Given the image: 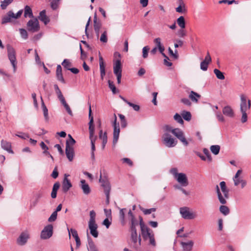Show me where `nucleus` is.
I'll return each mask as SVG.
<instances>
[{
    "instance_id": "f257e3e1",
    "label": "nucleus",
    "mask_w": 251,
    "mask_h": 251,
    "mask_svg": "<svg viewBox=\"0 0 251 251\" xmlns=\"http://www.w3.org/2000/svg\"><path fill=\"white\" fill-rule=\"evenodd\" d=\"M240 109L242 113L241 122L244 123L248 120V112L251 108V101L250 100H247V97L243 94L240 95Z\"/></svg>"
},
{
    "instance_id": "f03ea898",
    "label": "nucleus",
    "mask_w": 251,
    "mask_h": 251,
    "mask_svg": "<svg viewBox=\"0 0 251 251\" xmlns=\"http://www.w3.org/2000/svg\"><path fill=\"white\" fill-rule=\"evenodd\" d=\"M165 133L171 132L185 146H187L189 144L188 142L185 137L184 132L179 128H173L169 125H165L164 126Z\"/></svg>"
},
{
    "instance_id": "7ed1b4c3",
    "label": "nucleus",
    "mask_w": 251,
    "mask_h": 251,
    "mask_svg": "<svg viewBox=\"0 0 251 251\" xmlns=\"http://www.w3.org/2000/svg\"><path fill=\"white\" fill-rule=\"evenodd\" d=\"M220 186L221 191H220L218 185H216V193L220 202L223 204H225L226 203V200L228 198L229 190L227 188L225 181H221L220 183Z\"/></svg>"
},
{
    "instance_id": "20e7f679",
    "label": "nucleus",
    "mask_w": 251,
    "mask_h": 251,
    "mask_svg": "<svg viewBox=\"0 0 251 251\" xmlns=\"http://www.w3.org/2000/svg\"><path fill=\"white\" fill-rule=\"evenodd\" d=\"M95 217V212L94 210H91L90 212V219L88 222V227L91 234L95 238H97L98 236L99 233L97 230L98 225L96 223Z\"/></svg>"
},
{
    "instance_id": "39448f33",
    "label": "nucleus",
    "mask_w": 251,
    "mask_h": 251,
    "mask_svg": "<svg viewBox=\"0 0 251 251\" xmlns=\"http://www.w3.org/2000/svg\"><path fill=\"white\" fill-rule=\"evenodd\" d=\"M141 235L145 241H148L149 244L153 247L156 246L153 231L149 227L142 231Z\"/></svg>"
},
{
    "instance_id": "423d86ee",
    "label": "nucleus",
    "mask_w": 251,
    "mask_h": 251,
    "mask_svg": "<svg viewBox=\"0 0 251 251\" xmlns=\"http://www.w3.org/2000/svg\"><path fill=\"white\" fill-rule=\"evenodd\" d=\"M179 213L181 217L185 220H192L197 217L196 212L187 206H183L179 208Z\"/></svg>"
},
{
    "instance_id": "0eeeda50",
    "label": "nucleus",
    "mask_w": 251,
    "mask_h": 251,
    "mask_svg": "<svg viewBox=\"0 0 251 251\" xmlns=\"http://www.w3.org/2000/svg\"><path fill=\"white\" fill-rule=\"evenodd\" d=\"M162 138L164 144L168 148L174 147L177 143V140L173 138L169 133H164Z\"/></svg>"
},
{
    "instance_id": "6e6552de",
    "label": "nucleus",
    "mask_w": 251,
    "mask_h": 251,
    "mask_svg": "<svg viewBox=\"0 0 251 251\" xmlns=\"http://www.w3.org/2000/svg\"><path fill=\"white\" fill-rule=\"evenodd\" d=\"M27 29L29 31L36 32L40 30V27L37 18H33L26 24Z\"/></svg>"
},
{
    "instance_id": "1a4fd4ad",
    "label": "nucleus",
    "mask_w": 251,
    "mask_h": 251,
    "mask_svg": "<svg viewBox=\"0 0 251 251\" xmlns=\"http://www.w3.org/2000/svg\"><path fill=\"white\" fill-rule=\"evenodd\" d=\"M8 58L13 67L14 72L16 70V58L15 50L10 45L7 46Z\"/></svg>"
},
{
    "instance_id": "9d476101",
    "label": "nucleus",
    "mask_w": 251,
    "mask_h": 251,
    "mask_svg": "<svg viewBox=\"0 0 251 251\" xmlns=\"http://www.w3.org/2000/svg\"><path fill=\"white\" fill-rule=\"evenodd\" d=\"M113 72L117 76V83L120 84L121 81L122 72V64L120 59L117 60L114 63Z\"/></svg>"
},
{
    "instance_id": "9b49d317",
    "label": "nucleus",
    "mask_w": 251,
    "mask_h": 251,
    "mask_svg": "<svg viewBox=\"0 0 251 251\" xmlns=\"http://www.w3.org/2000/svg\"><path fill=\"white\" fill-rule=\"evenodd\" d=\"M53 234V226L51 224L48 225L44 227L41 231L40 238L43 240L50 238Z\"/></svg>"
},
{
    "instance_id": "f8f14e48",
    "label": "nucleus",
    "mask_w": 251,
    "mask_h": 251,
    "mask_svg": "<svg viewBox=\"0 0 251 251\" xmlns=\"http://www.w3.org/2000/svg\"><path fill=\"white\" fill-rule=\"evenodd\" d=\"M114 132H113V144H116L118 142L119 134L120 127L119 123H117V117L116 114H114V121L113 122Z\"/></svg>"
},
{
    "instance_id": "ddd939ff",
    "label": "nucleus",
    "mask_w": 251,
    "mask_h": 251,
    "mask_svg": "<svg viewBox=\"0 0 251 251\" xmlns=\"http://www.w3.org/2000/svg\"><path fill=\"white\" fill-rule=\"evenodd\" d=\"M29 237V234L28 231L22 232L17 239V244L19 246H24L27 243Z\"/></svg>"
},
{
    "instance_id": "4468645a",
    "label": "nucleus",
    "mask_w": 251,
    "mask_h": 251,
    "mask_svg": "<svg viewBox=\"0 0 251 251\" xmlns=\"http://www.w3.org/2000/svg\"><path fill=\"white\" fill-rule=\"evenodd\" d=\"M131 239L133 248L136 250H138L141 246V239L140 235L138 236L137 233L131 234Z\"/></svg>"
},
{
    "instance_id": "2eb2a0df",
    "label": "nucleus",
    "mask_w": 251,
    "mask_h": 251,
    "mask_svg": "<svg viewBox=\"0 0 251 251\" xmlns=\"http://www.w3.org/2000/svg\"><path fill=\"white\" fill-rule=\"evenodd\" d=\"M175 179H176L182 186L185 187L188 185V178L186 174L184 173H179Z\"/></svg>"
},
{
    "instance_id": "dca6fc26",
    "label": "nucleus",
    "mask_w": 251,
    "mask_h": 251,
    "mask_svg": "<svg viewBox=\"0 0 251 251\" xmlns=\"http://www.w3.org/2000/svg\"><path fill=\"white\" fill-rule=\"evenodd\" d=\"M92 114V110L91 108V105H89V118L90 119V121L89 123V138H92V137H96V136H94V131H95V127L93 125V117L91 115Z\"/></svg>"
},
{
    "instance_id": "f3484780",
    "label": "nucleus",
    "mask_w": 251,
    "mask_h": 251,
    "mask_svg": "<svg viewBox=\"0 0 251 251\" xmlns=\"http://www.w3.org/2000/svg\"><path fill=\"white\" fill-rule=\"evenodd\" d=\"M100 182L101 183V185L104 189L105 193L110 192L111 187L110 184L107 178H102L101 175H100V178L99 179Z\"/></svg>"
},
{
    "instance_id": "a211bd4d",
    "label": "nucleus",
    "mask_w": 251,
    "mask_h": 251,
    "mask_svg": "<svg viewBox=\"0 0 251 251\" xmlns=\"http://www.w3.org/2000/svg\"><path fill=\"white\" fill-rule=\"evenodd\" d=\"M67 230L69 232V238H71V232L72 234L73 237L75 238L76 242V248H79L81 245V242L79 236L77 234V231L73 228H71L70 229L69 228H67Z\"/></svg>"
},
{
    "instance_id": "6ab92c4d",
    "label": "nucleus",
    "mask_w": 251,
    "mask_h": 251,
    "mask_svg": "<svg viewBox=\"0 0 251 251\" xmlns=\"http://www.w3.org/2000/svg\"><path fill=\"white\" fill-rule=\"evenodd\" d=\"M67 175H65V177L63 179L62 182V189L63 192H67L69 189L72 187V184L71 181L67 178Z\"/></svg>"
},
{
    "instance_id": "aec40b11",
    "label": "nucleus",
    "mask_w": 251,
    "mask_h": 251,
    "mask_svg": "<svg viewBox=\"0 0 251 251\" xmlns=\"http://www.w3.org/2000/svg\"><path fill=\"white\" fill-rule=\"evenodd\" d=\"M80 187L82 189L84 194L88 195L90 193V187L89 186V185L86 182L85 180L82 179L80 180Z\"/></svg>"
},
{
    "instance_id": "412c9836",
    "label": "nucleus",
    "mask_w": 251,
    "mask_h": 251,
    "mask_svg": "<svg viewBox=\"0 0 251 251\" xmlns=\"http://www.w3.org/2000/svg\"><path fill=\"white\" fill-rule=\"evenodd\" d=\"M12 19H14V13L12 11H9L5 15L2 17L1 24L4 25L11 22Z\"/></svg>"
},
{
    "instance_id": "4be33fe9",
    "label": "nucleus",
    "mask_w": 251,
    "mask_h": 251,
    "mask_svg": "<svg viewBox=\"0 0 251 251\" xmlns=\"http://www.w3.org/2000/svg\"><path fill=\"white\" fill-rule=\"evenodd\" d=\"M99 62L100 78L101 80H103L105 75V67L103 60V58L100 55H99Z\"/></svg>"
},
{
    "instance_id": "5701e85b",
    "label": "nucleus",
    "mask_w": 251,
    "mask_h": 251,
    "mask_svg": "<svg viewBox=\"0 0 251 251\" xmlns=\"http://www.w3.org/2000/svg\"><path fill=\"white\" fill-rule=\"evenodd\" d=\"M101 26V24L100 22H97V16L96 14H95L94 17V28L98 38L99 37L100 30Z\"/></svg>"
},
{
    "instance_id": "b1692460",
    "label": "nucleus",
    "mask_w": 251,
    "mask_h": 251,
    "mask_svg": "<svg viewBox=\"0 0 251 251\" xmlns=\"http://www.w3.org/2000/svg\"><path fill=\"white\" fill-rule=\"evenodd\" d=\"M46 11L45 10L41 11L38 16V19L43 22L45 25H47L50 22L49 18L46 15Z\"/></svg>"
},
{
    "instance_id": "393cba45",
    "label": "nucleus",
    "mask_w": 251,
    "mask_h": 251,
    "mask_svg": "<svg viewBox=\"0 0 251 251\" xmlns=\"http://www.w3.org/2000/svg\"><path fill=\"white\" fill-rule=\"evenodd\" d=\"M1 147L3 150L6 151L8 152L13 153V151L11 149V145L10 142L2 140L1 141Z\"/></svg>"
},
{
    "instance_id": "a878e982",
    "label": "nucleus",
    "mask_w": 251,
    "mask_h": 251,
    "mask_svg": "<svg viewBox=\"0 0 251 251\" xmlns=\"http://www.w3.org/2000/svg\"><path fill=\"white\" fill-rule=\"evenodd\" d=\"M223 114L229 117L232 118L234 116V112L230 106H225L223 109Z\"/></svg>"
},
{
    "instance_id": "bb28decb",
    "label": "nucleus",
    "mask_w": 251,
    "mask_h": 251,
    "mask_svg": "<svg viewBox=\"0 0 251 251\" xmlns=\"http://www.w3.org/2000/svg\"><path fill=\"white\" fill-rule=\"evenodd\" d=\"M180 245L184 251H190L192 249L194 242L192 240L189 241L187 242H181Z\"/></svg>"
},
{
    "instance_id": "cd10ccee",
    "label": "nucleus",
    "mask_w": 251,
    "mask_h": 251,
    "mask_svg": "<svg viewBox=\"0 0 251 251\" xmlns=\"http://www.w3.org/2000/svg\"><path fill=\"white\" fill-rule=\"evenodd\" d=\"M87 249L88 251H99L93 240L90 237H88Z\"/></svg>"
},
{
    "instance_id": "c85d7f7f",
    "label": "nucleus",
    "mask_w": 251,
    "mask_h": 251,
    "mask_svg": "<svg viewBox=\"0 0 251 251\" xmlns=\"http://www.w3.org/2000/svg\"><path fill=\"white\" fill-rule=\"evenodd\" d=\"M189 98L192 101L197 103L201 98V95L193 91H191L189 95Z\"/></svg>"
},
{
    "instance_id": "c756f323",
    "label": "nucleus",
    "mask_w": 251,
    "mask_h": 251,
    "mask_svg": "<svg viewBox=\"0 0 251 251\" xmlns=\"http://www.w3.org/2000/svg\"><path fill=\"white\" fill-rule=\"evenodd\" d=\"M24 17L26 18L28 17L30 18H34L32 10L30 6L26 5L24 8Z\"/></svg>"
},
{
    "instance_id": "7c9ffc66",
    "label": "nucleus",
    "mask_w": 251,
    "mask_h": 251,
    "mask_svg": "<svg viewBox=\"0 0 251 251\" xmlns=\"http://www.w3.org/2000/svg\"><path fill=\"white\" fill-rule=\"evenodd\" d=\"M65 152L67 157L70 161H72L74 158V148H66Z\"/></svg>"
},
{
    "instance_id": "2f4dec72",
    "label": "nucleus",
    "mask_w": 251,
    "mask_h": 251,
    "mask_svg": "<svg viewBox=\"0 0 251 251\" xmlns=\"http://www.w3.org/2000/svg\"><path fill=\"white\" fill-rule=\"evenodd\" d=\"M60 184L58 182H55L53 186L52 192L51 193V197L52 199H55L56 198L57 196V192L59 188Z\"/></svg>"
},
{
    "instance_id": "473e14b6",
    "label": "nucleus",
    "mask_w": 251,
    "mask_h": 251,
    "mask_svg": "<svg viewBox=\"0 0 251 251\" xmlns=\"http://www.w3.org/2000/svg\"><path fill=\"white\" fill-rule=\"evenodd\" d=\"M69 139L66 141V148H73V146L75 143V140L70 135H68Z\"/></svg>"
},
{
    "instance_id": "72a5a7b5",
    "label": "nucleus",
    "mask_w": 251,
    "mask_h": 251,
    "mask_svg": "<svg viewBox=\"0 0 251 251\" xmlns=\"http://www.w3.org/2000/svg\"><path fill=\"white\" fill-rule=\"evenodd\" d=\"M176 11L178 13H185L187 11L183 1H179V5L176 8Z\"/></svg>"
},
{
    "instance_id": "f704fd0d",
    "label": "nucleus",
    "mask_w": 251,
    "mask_h": 251,
    "mask_svg": "<svg viewBox=\"0 0 251 251\" xmlns=\"http://www.w3.org/2000/svg\"><path fill=\"white\" fill-rule=\"evenodd\" d=\"M54 88L55 91V92L57 95L58 98L60 100V101H61L65 99L63 95L62 94V92L60 89L59 88L58 85L57 84L54 85Z\"/></svg>"
},
{
    "instance_id": "c9c22d12",
    "label": "nucleus",
    "mask_w": 251,
    "mask_h": 251,
    "mask_svg": "<svg viewBox=\"0 0 251 251\" xmlns=\"http://www.w3.org/2000/svg\"><path fill=\"white\" fill-rule=\"evenodd\" d=\"M42 100V107L43 111L44 116L46 121L49 120V116H48V110L47 107L46 106L42 97H41Z\"/></svg>"
},
{
    "instance_id": "e433bc0d",
    "label": "nucleus",
    "mask_w": 251,
    "mask_h": 251,
    "mask_svg": "<svg viewBox=\"0 0 251 251\" xmlns=\"http://www.w3.org/2000/svg\"><path fill=\"white\" fill-rule=\"evenodd\" d=\"M177 23L181 28H185V22L184 18L183 16H180L177 19Z\"/></svg>"
},
{
    "instance_id": "4c0bfd02",
    "label": "nucleus",
    "mask_w": 251,
    "mask_h": 251,
    "mask_svg": "<svg viewBox=\"0 0 251 251\" xmlns=\"http://www.w3.org/2000/svg\"><path fill=\"white\" fill-rule=\"evenodd\" d=\"M60 102H61L62 105L64 106V108L66 109L68 113L70 115L72 116L73 115L72 111L70 106H69V105L67 103V102L65 100V99H64L63 100L60 101Z\"/></svg>"
},
{
    "instance_id": "58836bf2",
    "label": "nucleus",
    "mask_w": 251,
    "mask_h": 251,
    "mask_svg": "<svg viewBox=\"0 0 251 251\" xmlns=\"http://www.w3.org/2000/svg\"><path fill=\"white\" fill-rule=\"evenodd\" d=\"M211 151L215 155H217L220 150V146L219 145H212L210 148Z\"/></svg>"
},
{
    "instance_id": "ea45409f",
    "label": "nucleus",
    "mask_w": 251,
    "mask_h": 251,
    "mask_svg": "<svg viewBox=\"0 0 251 251\" xmlns=\"http://www.w3.org/2000/svg\"><path fill=\"white\" fill-rule=\"evenodd\" d=\"M214 73L215 74L216 77L220 79V80H224L225 79V76L224 75V74L221 72L220 70H219L217 69H215L214 70Z\"/></svg>"
},
{
    "instance_id": "a19ab883",
    "label": "nucleus",
    "mask_w": 251,
    "mask_h": 251,
    "mask_svg": "<svg viewBox=\"0 0 251 251\" xmlns=\"http://www.w3.org/2000/svg\"><path fill=\"white\" fill-rule=\"evenodd\" d=\"M118 116L121 120V126L122 128H125L127 126V122L124 115L119 114Z\"/></svg>"
},
{
    "instance_id": "79ce46f5",
    "label": "nucleus",
    "mask_w": 251,
    "mask_h": 251,
    "mask_svg": "<svg viewBox=\"0 0 251 251\" xmlns=\"http://www.w3.org/2000/svg\"><path fill=\"white\" fill-rule=\"evenodd\" d=\"M140 210L144 213L145 215L150 214L152 212H155L156 210V208H151L150 209H145L140 206Z\"/></svg>"
},
{
    "instance_id": "37998d69",
    "label": "nucleus",
    "mask_w": 251,
    "mask_h": 251,
    "mask_svg": "<svg viewBox=\"0 0 251 251\" xmlns=\"http://www.w3.org/2000/svg\"><path fill=\"white\" fill-rule=\"evenodd\" d=\"M220 211L224 215H227L229 213V209L227 206L221 205L219 208Z\"/></svg>"
},
{
    "instance_id": "c03bdc74",
    "label": "nucleus",
    "mask_w": 251,
    "mask_h": 251,
    "mask_svg": "<svg viewBox=\"0 0 251 251\" xmlns=\"http://www.w3.org/2000/svg\"><path fill=\"white\" fill-rule=\"evenodd\" d=\"M100 40L101 42L106 43L107 42V32L106 30H105L101 34Z\"/></svg>"
},
{
    "instance_id": "a18cd8bd",
    "label": "nucleus",
    "mask_w": 251,
    "mask_h": 251,
    "mask_svg": "<svg viewBox=\"0 0 251 251\" xmlns=\"http://www.w3.org/2000/svg\"><path fill=\"white\" fill-rule=\"evenodd\" d=\"M183 118L187 121H189L191 119V114L190 112L184 111L182 114Z\"/></svg>"
},
{
    "instance_id": "49530a36",
    "label": "nucleus",
    "mask_w": 251,
    "mask_h": 251,
    "mask_svg": "<svg viewBox=\"0 0 251 251\" xmlns=\"http://www.w3.org/2000/svg\"><path fill=\"white\" fill-rule=\"evenodd\" d=\"M13 0H4L1 2V8L2 9H5L6 8L7 6L12 2Z\"/></svg>"
},
{
    "instance_id": "de8ad7c7",
    "label": "nucleus",
    "mask_w": 251,
    "mask_h": 251,
    "mask_svg": "<svg viewBox=\"0 0 251 251\" xmlns=\"http://www.w3.org/2000/svg\"><path fill=\"white\" fill-rule=\"evenodd\" d=\"M108 83L109 88L111 90L113 94H116L117 92V91L115 86L113 82L109 80L108 81Z\"/></svg>"
},
{
    "instance_id": "09e8293b",
    "label": "nucleus",
    "mask_w": 251,
    "mask_h": 251,
    "mask_svg": "<svg viewBox=\"0 0 251 251\" xmlns=\"http://www.w3.org/2000/svg\"><path fill=\"white\" fill-rule=\"evenodd\" d=\"M44 193L42 191H39L34 195V199L35 200V204L37 203L39 200L43 196Z\"/></svg>"
},
{
    "instance_id": "8fccbe9b",
    "label": "nucleus",
    "mask_w": 251,
    "mask_h": 251,
    "mask_svg": "<svg viewBox=\"0 0 251 251\" xmlns=\"http://www.w3.org/2000/svg\"><path fill=\"white\" fill-rule=\"evenodd\" d=\"M62 65L68 70L71 69L70 67L71 66V63L68 59H65L62 63Z\"/></svg>"
},
{
    "instance_id": "3c124183",
    "label": "nucleus",
    "mask_w": 251,
    "mask_h": 251,
    "mask_svg": "<svg viewBox=\"0 0 251 251\" xmlns=\"http://www.w3.org/2000/svg\"><path fill=\"white\" fill-rule=\"evenodd\" d=\"M150 50V48L149 46H147L143 47L142 49V56L144 58H147L148 56V53Z\"/></svg>"
},
{
    "instance_id": "603ef678",
    "label": "nucleus",
    "mask_w": 251,
    "mask_h": 251,
    "mask_svg": "<svg viewBox=\"0 0 251 251\" xmlns=\"http://www.w3.org/2000/svg\"><path fill=\"white\" fill-rule=\"evenodd\" d=\"M174 120L178 123L182 125L184 123L182 117L178 113H176L174 116Z\"/></svg>"
},
{
    "instance_id": "864d4df0",
    "label": "nucleus",
    "mask_w": 251,
    "mask_h": 251,
    "mask_svg": "<svg viewBox=\"0 0 251 251\" xmlns=\"http://www.w3.org/2000/svg\"><path fill=\"white\" fill-rule=\"evenodd\" d=\"M60 0H52L50 3L51 8L53 10H56L59 5Z\"/></svg>"
},
{
    "instance_id": "5fc2aeb1",
    "label": "nucleus",
    "mask_w": 251,
    "mask_h": 251,
    "mask_svg": "<svg viewBox=\"0 0 251 251\" xmlns=\"http://www.w3.org/2000/svg\"><path fill=\"white\" fill-rule=\"evenodd\" d=\"M19 31L22 38L24 39H27L28 38V34L26 30L23 28H20Z\"/></svg>"
},
{
    "instance_id": "6e6d98bb",
    "label": "nucleus",
    "mask_w": 251,
    "mask_h": 251,
    "mask_svg": "<svg viewBox=\"0 0 251 251\" xmlns=\"http://www.w3.org/2000/svg\"><path fill=\"white\" fill-rule=\"evenodd\" d=\"M139 219H140V222H139V225H140V228H141V232L148 228H149V227H148L143 222V218L141 217H139Z\"/></svg>"
},
{
    "instance_id": "4d7b16f0",
    "label": "nucleus",
    "mask_w": 251,
    "mask_h": 251,
    "mask_svg": "<svg viewBox=\"0 0 251 251\" xmlns=\"http://www.w3.org/2000/svg\"><path fill=\"white\" fill-rule=\"evenodd\" d=\"M57 213L56 212H53L51 215L48 219V221L49 222H52L55 221L57 219Z\"/></svg>"
},
{
    "instance_id": "13d9d810",
    "label": "nucleus",
    "mask_w": 251,
    "mask_h": 251,
    "mask_svg": "<svg viewBox=\"0 0 251 251\" xmlns=\"http://www.w3.org/2000/svg\"><path fill=\"white\" fill-rule=\"evenodd\" d=\"M203 152L204 153V154L206 156V157L208 159V160L209 161V162H211V160H212V157L210 155V154L209 153V151H208V149H203Z\"/></svg>"
},
{
    "instance_id": "bf43d9fd",
    "label": "nucleus",
    "mask_w": 251,
    "mask_h": 251,
    "mask_svg": "<svg viewBox=\"0 0 251 251\" xmlns=\"http://www.w3.org/2000/svg\"><path fill=\"white\" fill-rule=\"evenodd\" d=\"M208 62H204V61H202L201 63V65H200V66H201V69L202 70V71H205L207 70V68H208Z\"/></svg>"
},
{
    "instance_id": "052dcab7",
    "label": "nucleus",
    "mask_w": 251,
    "mask_h": 251,
    "mask_svg": "<svg viewBox=\"0 0 251 251\" xmlns=\"http://www.w3.org/2000/svg\"><path fill=\"white\" fill-rule=\"evenodd\" d=\"M57 79L62 82L63 84L66 83L65 80L63 77V74H56Z\"/></svg>"
},
{
    "instance_id": "680f3d73",
    "label": "nucleus",
    "mask_w": 251,
    "mask_h": 251,
    "mask_svg": "<svg viewBox=\"0 0 251 251\" xmlns=\"http://www.w3.org/2000/svg\"><path fill=\"white\" fill-rule=\"evenodd\" d=\"M127 104L129 106L132 107V108L136 111H138L140 109V106L138 105L132 103L129 101L127 102Z\"/></svg>"
},
{
    "instance_id": "e2e57ef3",
    "label": "nucleus",
    "mask_w": 251,
    "mask_h": 251,
    "mask_svg": "<svg viewBox=\"0 0 251 251\" xmlns=\"http://www.w3.org/2000/svg\"><path fill=\"white\" fill-rule=\"evenodd\" d=\"M216 115L217 118L218 119L219 121L224 122H225V118L223 115L220 112H217L216 113Z\"/></svg>"
},
{
    "instance_id": "0e129e2a",
    "label": "nucleus",
    "mask_w": 251,
    "mask_h": 251,
    "mask_svg": "<svg viewBox=\"0 0 251 251\" xmlns=\"http://www.w3.org/2000/svg\"><path fill=\"white\" fill-rule=\"evenodd\" d=\"M170 173L173 175L174 177L175 178L179 173H177V169L176 168H173L170 170Z\"/></svg>"
},
{
    "instance_id": "69168bd1",
    "label": "nucleus",
    "mask_w": 251,
    "mask_h": 251,
    "mask_svg": "<svg viewBox=\"0 0 251 251\" xmlns=\"http://www.w3.org/2000/svg\"><path fill=\"white\" fill-rule=\"evenodd\" d=\"M125 210H126V209H121L120 211V217L122 222L123 223V224H124L125 221V213L124 211Z\"/></svg>"
},
{
    "instance_id": "338daca9",
    "label": "nucleus",
    "mask_w": 251,
    "mask_h": 251,
    "mask_svg": "<svg viewBox=\"0 0 251 251\" xmlns=\"http://www.w3.org/2000/svg\"><path fill=\"white\" fill-rule=\"evenodd\" d=\"M154 43L156 44V47L157 48L160 47L162 46L161 43V39L160 38H156L154 39L153 41Z\"/></svg>"
},
{
    "instance_id": "774afa93",
    "label": "nucleus",
    "mask_w": 251,
    "mask_h": 251,
    "mask_svg": "<svg viewBox=\"0 0 251 251\" xmlns=\"http://www.w3.org/2000/svg\"><path fill=\"white\" fill-rule=\"evenodd\" d=\"M51 176L53 178H56L58 176V172L57 171V168L55 167L51 175Z\"/></svg>"
}]
</instances>
